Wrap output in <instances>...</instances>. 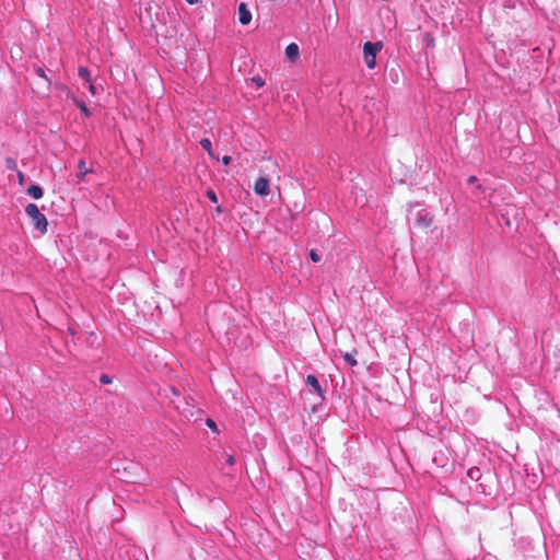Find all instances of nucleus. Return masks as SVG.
<instances>
[{
    "label": "nucleus",
    "instance_id": "obj_1",
    "mask_svg": "<svg viewBox=\"0 0 560 560\" xmlns=\"http://www.w3.org/2000/svg\"><path fill=\"white\" fill-rule=\"evenodd\" d=\"M26 214L32 219V223L42 233L47 232L48 221L46 217L40 213L38 207L35 203H28L25 208Z\"/></svg>",
    "mask_w": 560,
    "mask_h": 560
},
{
    "label": "nucleus",
    "instance_id": "obj_2",
    "mask_svg": "<svg viewBox=\"0 0 560 560\" xmlns=\"http://www.w3.org/2000/svg\"><path fill=\"white\" fill-rule=\"evenodd\" d=\"M382 49L381 43L366 42L363 46L364 61L369 69H373L376 65V55Z\"/></svg>",
    "mask_w": 560,
    "mask_h": 560
},
{
    "label": "nucleus",
    "instance_id": "obj_3",
    "mask_svg": "<svg viewBox=\"0 0 560 560\" xmlns=\"http://www.w3.org/2000/svg\"><path fill=\"white\" fill-rule=\"evenodd\" d=\"M256 195L266 197L270 194L269 179L267 177H259L253 187Z\"/></svg>",
    "mask_w": 560,
    "mask_h": 560
},
{
    "label": "nucleus",
    "instance_id": "obj_4",
    "mask_svg": "<svg viewBox=\"0 0 560 560\" xmlns=\"http://www.w3.org/2000/svg\"><path fill=\"white\" fill-rule=\"evenodd\" d=\"M238 20L242 25H248L252 21V13L244 2L238 5Z\"/></svg>",
    "mask_w": 560,
    "mask_h": 560
},
{
    "label": "nucleus",
    "instance_id": "obj_5",
    "mask_svg": "<svg viewBox=\"0 0 560 560\" xmlns=\"http://www.w3.org/2000/svg\"><path fill=\"white\" fill-rule=\"evenodd\" d=\"M306 384L311 386L317 395L323 399L324 398V390L322 389L318 380L314 375H307L305 380Z\"/></svg>",
    "mask_w": 560,
    "mask_h": 560
},
{
    "label": "nucleus",
    "instance_id": "obj_6",
    "mask_svg": "<svg viewBox=\"0 0 560 560\" xmlns=\"http://www.w3.org/2000/svg\"><path fill=\"white\" fill-rule=\"evenodd\" d=\"M35 73L44 80L42 84H39V88L44 90H49L51 85L50 79L46 75L45 70L42 67L35 68Z\"/></svg>",
    "mask_w": 560,
    "mask_h": 560
},
{
    "label": "nucleus",
    "instance_id": "obj_7",
    "mask_svg": "<svg viewBox=\"0 0 560 560\" xmlns=\"http://www.w3.org/2000/svg\"><path fill=\"white\" fill-rule=\"evenodd\" d=\"M299 46L295 43H291L285 48V56L290 60H295L299 57Z\"/></svg>",
    "mask_w": 560,
    "mask_h": 560
},
{
    "label": "nucleus",
    "instance_id": "obj_8",
    "mask_svg": "<svg viewBox=\"0 0 560 560\" xmlns=\"http://www.w3.org/2000/svg\"><path fill=\"white\" fill-rule=\"evenodd\" d=\"M78 168H79V172L77 174V177L80 180H84L85 175L92 172V170L86 167V164H85L84 160H80L78 162Z\"/></svg>",
    "mask_w": 560,
    "mask_h": 560
},
{
    "label": "nucleus",
    "instance_id": "obj_9",
    "mask_svg": "<svg viewBox=\"0 0 560 560\" xmlns=\"http://www.w3.org/2000/svg\"><path fill=\"white\" fill-rule=\"evenodd\" d=\"M27 194L34 198V199H39L43 197V188L38 185H31L28 188H27Z\"/></svg>",
    "mask_w": 560,
    "mask_h": 560
},
{
    "label": "nucleus",
    "instance_id": "obj_10",
    "mask_svg": "<svg viewBox=\"0 0 560 560\" xmlns=\"http://www.w3.org/2000/svg\"><path fill=\"white\" fill-rule=\"evenodd\" d=\"M73 103L80 109L81 114L84 117H90L91 116V112H90V109L88 108L86 104L83 101L73 97Z\"/></svg>",
    "mask_w": 560,
    "mask_h": 560
},
{
    "label": "nucleus",
    "instance_id": "obj_11",
    "mask_svg": "<svg viewBox=\"0 0 560 560\" xmlns=\"http://www.w3.org/2000/svg\"><path fill=\"white\" fill-rule=\"evenodd\" d=\"M358 354V351L357 349H353L351 352H346L343 354V359L345 361L350 365V366H354L357 365V359H355V355Z\"/></svg>",
    "mask_w": 560,
    "mask_h": 560
},
{
    "label": "nucleus",
    "instance_id": "obj_12",
    "mask_svg": "<svg viewBox=\"0 0 560 560\" xmlns=\"http://www.w3.org/2000/svg\"><path fill=\"white\" fill-rule=\"evenodd\" d=\"M79 77L82 78L86 83H91V73L88 68L80 67L79 68Z\"/></svg>",
    "mask_w": 560,
    "mask_h": 560
},
{
    "label": "nucleus",
    "instance_id": "obj_13",
    "mask_svg": "<svg viewBox=\"0 0 560 560\" xmlns=\"http://www.w3.org/2000/svg\"><path fill=\"white\" fill-rule=\"evenodd\" d=\"M200 145L208 152V154L210 156H214L213 155V150H212V145H211V141L208 139V138H203L200 140Z\"/></svg>",
    "mask_w": 560,
    "mask_h": 560
},
{
    "label": "nucleus",
    "instance_id": "obj_14",
    "mask_svg": "<svg viewBox=\"0 0 560 560\" xmlns=\"http://www.w3.org/2000/svg\"><path fill=\"white\" fill-rule=\"evenodd\" d=\"M432 222H433V219L430 218V217H420L418 219V224H420V225H422L424 228H430Z\"/></svg>",
    "mask_w": 560,
    "mask_h": 560
},
{
    "label": "nucleus",
    "instance_id": "obj_15",
    "mask_svg": "<svg viewBox=\"0 0 560 560\" xmlns=\"http://www.w3.org/2000/svg\"><path fill=\"white\" fill-rule=\"evenodd\" d=\"M5 166L8 170L16 171V162L12 158L5 159Z\"/></svg>",
    "mask_w": 560,
    "mask_h": 560
},
{
    "label": "nucleus",
    "instance_id": "obj_16",
    "mask_svg": "<svg viewBox=\"0 0 560 560\" xmlns=\"http://www.w3.org/2000/svg\"><path fill=\"white\" fill-rule=\"evenodd\" d=\"M206 424L209 429H211L214 433H219V429L217 427V423L211 419V418H207L206 419Z\"/></svg>",
    "mask_w": 560,
    "mask_h": 560
},
{
    "label": "nucleus",
    "instance_id": "obj_17",
    "mask_svg": "<svg viewBox=\"0 0 560 560\" xmlns=\"http://www.w3.org/2000/svg\"><path fill=\"white\" fill-rule=\"evenodd\" d=\"M206 196L213 202V203H218V197L215 195V192L212 190V189H208L206 191Z\"/></svg>",
    "mask_w": 560,
    "mask_h": 560
},
{
    "label": "nucleus",
    "instance_id": "obj_18",
    "mask_svg": "<svg viewBox=\"0 0 560 560\" xmlns=\"http://www.w3.org/2000/svg\"><path fill=\"white\" fill-rule=\"evenodd\" d=\"M310 256L314 262H318L320 260V256L314 249L311 250Z\"/></svg>",
    "mask_w": 560,
    "mask_h": 560
},
{
    "label": "nucleus",
    "instance_id": "obj_19",
    "mask_svg": "<svg viewBox=\"0 0 560 560\" xmlns=\"http://www.w3.org/2000/svg\"><path fill=\"white\" fill-rule=\"evenodd\" d=\"M100 382L102 384H109V383H112V380L107 374H102L100 377Z\"/></svg>",
    "mask_w": 560,
    "mask_h": 560
},
{
    "label": "nucleus",
    "instance_id": "obj_20",
    "mask_svg": "<svg viewBox=\"0 0 560 560\" xmlns=\"http://www.w3.org/2000/svg\"><path fill=\"white\" fill-rule=\"evenodd\" d=\"M253 82L259 88L265 84V81L260 77L253 78Z\"/></svg>",
    "mask_w": 560,
    "mask_h": 560
},
{
    "label": "nucleus",
    "instance_id": "obj_21",
    "mask_svg": "<svg viewBox=\"0 0 560 560\" xmlns=\"http://www.w3.org/2000/svg\"><path fill=\"white\" fill-rule=\"evenodd\" d=\"M89 84V91L92 95H95L96 94V88L95 85L91 82V83H88Z\"/></svg>",
    "mask_w": 560,
    "mask_h": 560
},
{
    "label": "nucleus",
    "instance_id": "obj_22",
    "mask_svg": "<svg viewBox=\"0 0 560 560\" xmlns=\"http://www.w3.org/2000/svg\"><path fill=\"white\" fill-rule=\"evenodd\" d=\"M235 463V458L233 455H229L228 458H226V464L229 465H234Z\"/></svg>",
    "mask_w": 560,
    "mask_h": 560
},
{
    "label": "nucleus",
    "instance_id": "obj_23",
    "mask_svg": "<svg viewBox=\"0 0 560 560\" xmlns=\"http://www.w3.org/2000/svg\"><path fill=\"white\" fill-rule=\"evenodd\" d=\"M231 160H232V159H231V156H230V155H224V156L222 158V162H223L225 165L230 164Z\"/></svg>",
    "mask_w": 560,
    "mask_h": 560
},
{
    "label": "nucleus",
    "instance_id": "obj_24",
    "mask_svg": "<svg viewBox=\"0 0 560 560\" xmlns=\"http://www.w3.org/2000/svg\"><path fill=\"white\" fill-rule=\"evenodd\" d=\"M18 176H19V183H20L21 185H23V183H24V175H23V173L19 171V172H18Z\"/></svg>",
    "mask_w": 560,
    "mask_h": 560
},
{
    "label": "nucleus",
    "instance_id": "obj_25",
    "mask_svg": "<svg viewBox=\"0 0 560 560\" xmlns=\"http://www.w3.org/2000/svg\"><path fill=\"white\" fill-rule=\"evenodd\" d=\"M476 182H477V177H476V176H470V177L468 178V183H469V184H475Z\"/></svg>",
    "mask_w": 560,
    "mask_h": 560
},
{
    "label": "nucleus",
    "instance_id": "obj_26",
    "mask_svg": "<svg viewBox=\"0 0 560 560\" xmlns=\"http://www.w3.org/2000/svg\"><path fill=\"white\" fill-rule=\"evenodd\" d=\"M171 390H172V393H173L175 396H177V395H178V392H177V389H176L175 387H172V388H171Z\"/></svg>",
    "mask_w": 560,
    "mask_h": 560
},
{
    "label": "nucleus",
    "instance_id": "obj_27",
    "mask_svg": "<svg viewBox=\"0 0 560 560\" xmlns=\"http://www.w3.org/2000/svg\"><path fill=\"white\" fill-rule=\"evenodd\" d=\"M189 4H195L197 3L199 0H186Z\"/></svg>",
    "mask_w": 560,
    "mask_h": 560
},
{
    "label": "nucleus",
    "instance_id": "obj_28",
    "mask_svg": "<svg viewBox=\"0 0 560 560\" xmlns=\"http://www.w3.org/2000/svg\"><path fill=\"white\" fill-rule=\"evenodd\" d=\"M223 211V208L221 206H218L217 207V212H222Z\"/></svg>",
    "mask_w": 560,
    "mask_h": 560
},
{
    "label": "nucleus",
    "instance_id": "obj_29",
    "mask_svg": "<svg viewBox=\"0 0 560 560\" xmlns=\"http://www.w3.org/2000/svg\"><path fill=\"white\" fill-rule=\"evenodd\" d=\"M468 474L470 475V477L475 476V472H472V470H469Z\"/></svg>",
    "mask_w": 560,
    "mask_h": 560
},
{
    "label": "nucleus",
    "instance_id": "obj_30",
    "mask_svg": "<svg viewBox=\"0 0 560 560\" xmlns=\"http://www.w3.org/2000/svg\"><path fill=\"white\" fill-rule=\"evenodd\" d=\"M468 474L470 475V477L475 476V472H472V470H469Z\"/></svg>",
    "mask_w": 560,
    "mask_h": 560
}]
</instances>
